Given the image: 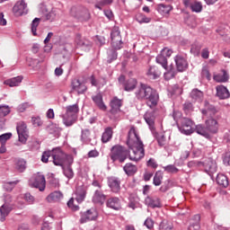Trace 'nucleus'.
I'll use <instances>...</instances> for the list:
<instances>
[{
  "label": "nucleus",
  "instance_id": "nucleus-27",
  "mask_svg": "<svg viewBox=\"0 0 230 230\" xmlns=\"http://www.w3.org/2000/svg\"><path fill=\"white\" fill-rule=\"evenodd\" d=\"M156 10L161 15H168L170 11L173 10V7L170 4H159L156 5Z\"/></svg>",
  "mask_w": 230,
  "mask_h": 230
},
{
  "label": "nucleus",
  "instance_id": "nucleus-64",
  "mask_svg": "<svg viewBox=\"0 0 230 230\" xmlns=\"http://www.w3.org/2000/svg\"><path fill=\"white\" fill-rule=\"evenodd\" d=\"M223 162H224V164H226V165H229V163H230V151L225 153L223 155Z\"/></svg>",
  "mask_w": 230,
  "mask_h": 230
},
{
  "label": "nucleus",
  "instance_id": "nucleus-33",
  "mask_svg": "<svg viewBox=\"0 0 230 230\" xmlns=\"http://www.w3.org/2000/svg\"><path fill=\"white\" fill-rule=\"evenodd\" d=\"M93 100L101 111H107V106L105 105V103H103V99L102 97V94H97L93 96Z\"/></svg>",
  "mask_w": 230,
  "mask_h": 230
},
{
  "label": "nucleus",
  "instance_id": "nucleus-28",
  "mask_svg": "<svg viewBox=\"0 0 230 230\" xmlns=\"http://www.w3.org/2000/svg\"><path fill=\"white\" fill-rule=\"evenodd\" d=\"M144 119L149 126L150 130H155V127L154 126L155 123V117H154V114H152L150 112H146L144 115Z\"/></svg>",
  "mask_w": 230,
  "mask_h": 230
},
{
  "label": "nucleus",
  "instance_id": "nucleus-54",
  "mask_svg": "<svg viewBox=\"0 0 230 230\" xmlns=\"http://www.w3.org/2000/svg\"><path fill=\"white\" fill-rule=\"evenodd\" d=\"M12 138V133H4L3 135H0V143L1 145H4L8 139Z\"/></svg>",
  "mask_w": 230,
  "mask_h": 230
},
{
  "label": "nucleus",
  "instance_id": "nucleus-56",
  "mask_svg": "<svg viewBox=\"0 0 230 230\" xmlns=\"http://www.w3.org/2000/svg\"><path fill=\"white\" fill-rule=\"evenodd\" d=\"M67 207L72 209V211H78V206L75 205V199L71 198L67 202Z\"/></svg>",
  "mask_w": 230,
  "mask_h": 230
},
{
  "label": "nucleus",
  "instance_id": "nucleus-57",
  "mask_svg": "<svg viewBox=\"0 0 230 230\" xmlns=\"http://www.w3.org/2000/svg\"><path fill=\"white\" fill-rule=\"evenodd\" d=\"M89 83L93 87H98L100 81H98V78H96V76L93 75L89 77Z\"/></svg>",
  "mask_w": 230,
  "mask_h": 230
},
{
  "label": "nucleus",
  "instance_id": "nucleus-62",
  "mask_svg": "<svg viewBox=\"0 0 230 230\" xmlns=\"http://www.w3.org/2000/svg\"><path fill=\"white\" fill-rule=\"evenodd\" d=\"M172 53H173V51L168 48H164L161 51V54H163L166 58L172 57Z\"/></svg>",
  "mask_w": 230,
  "mask_h": 230
},
{
  "label": "nucleus",
  "instance_id": "nucleus-1",
  "mask_svg": "<svg viewBox=\"0 0 230 230\" xmlns=\"http://www.w3.org/2000/svg\"><path fill=\"white\" fill-rule=\"evenodd\" d=\"M127 145L130 151H128L127 148L121 146H114L111 147V159L114 161H119L120 163H125L127 157H129L130 161H141L145 157V145L136 128L131 127L128 134Z\"/></svg>",
  "mask_w": 230,
  "mask_h": 230
},
{
  "label": "nucleus",
  "instance_id": "nucleus-40",
  "mask_svg": "<svg viewBox=\"0 0 230 230\" xmlns=\"http://www.w3.org/2000/svg\"><path fill=\"white\" fill-rule=\"evenodd\" d=\"M156 62L157 64H160V66H162L164 69H166V67H168V59L166 58V56H164L161 53L156 57Z\"/></svg>",
  "mask_w": 230,
  "mask_h": 230
},
{
  "label": "nucleus",
  "instance_id": "nucleus-41",
  "mask_svg": "<svg viewBox=\"0 0 230 230\" xmlns=\"http://www.w3.org/2000/svg\"><path fill=\"white\" fill-rule=\"evenodd\" d=\"M189 6L190 10L196 13H200V12H202V3L200 2H193L192 4H190Z\"/></svg>",
  "mask_w": 230,
  "mask_h": 230
},
{
  "label": "nucleus",
  "instance_id": "nucleus-46",
  "mask_svg": "<svg viewBox=\"0 0 230 230\" xmlns=\"http://www.w3.org/2000/svg\"><path fill=\"white\" fill-rule=\"evenodd\" d=\"M160 230H172L173 225L167 220H163L160 224Z\"/></svg>",
  "mask_w": 230,
  "mask_h": 230
},
{
  "label": "nucleus",
  "instance_id": "nucleus-42",
  "mask_svg": "<svg viewBox=\"0 0 230 230\" xmlns=\"http://www.w3.org/2000/svg\"><path fill=\"white\" fill-rule=\"evenodd\" d=\"M162 182H163V172L157 171L155 174L153 183L155 184V186H161Z\"/></svg>",
  "mask_w": 230,
  "mask_h": 230
},
{
  "label": "nucleus",
  "instance_id": "nucleus-61",
  "mask_svg": "<svg viewBox=\"0 0 230 230\" xmlns=\"http://www.w3.org/2000/svg\"><path fill=\"white\" fill-rule=\"evenodd\" d=\"M24 200H26L28 204H33V202H35V198L31 193H25Z\"/></svg>",
  "mask_w": 230,
  "mask_h": 230
},
{
  "label": "nucleus",
  "instance_id": "nucleus-63",
  "mask_svg": "<svg viewBox=\"0 0 230 230\" xmlns=\"http://www.w3.org/2000/svg\"><path fill=\"white\" fill-rule=\"evenodd\" d=\"M172 93L175 94L176 96L182 94V88L180 87L179 85L175 84L172 87Z\"/></svg>",
  "mask_w": 230,
  "mask_h": 230
},
{
  "label": "nucleus",
  "instance_id": "nucleus-49",
  "mask_svg": "<svg viewBox=\"0 0 230 230\" xmlns=\"http://www.w3.org/2000/svg\"><path fill=\"white\" fill-rule=\"evenodd\" d=\"M118 58V52H116L114 49H111L108 51V63L111 64L113 60H116Z\"/></svg>",
  "mask_w": 230,
  "mask_h": 230
},
{
  "label": "nucleus",
  "instance_id": "nucleus-11",
  "mask_svg": "<svg viewBox=\"0 0 230 230\" xmlns=\"http://www.w3.org/2000/svg\"><path fill=\"white\" fill-rule=\"evenodd\" d=\"M42 17L45 18V21H49V22H53L57 21L58 17V9L52 8L50 12L48 11L47 6L41 7Z\"/></svg>",
  "mask_w": 230,
  "mask_h": 230
},
{
  "label": "nucleus",
  "instance_id": "nucleus-2",
  "mask_svg": "<svg viewBox=\"0 0 230 230\" xmlns=\"http://www.w3.org/2000/svg\"><path fill=\"white\" fill-rule=\"evenodd\" d=\"M137 100H146V104L150 109L155 107L159 102V93L154 88L145 84H140V86L135 92Z\"/></svg>",
  "mask_w": 230,
  "mask_h": 230
},
{
  "label": "nucleus",
  "instance_id": "nucleus-23",
  "mask_svg": "<svg viewBox=\"0 0 230 230\" xmlns=\"http://www.w3.org/2000/svg\"><path fill=\"white\" fill-rule=\"evenodd\" d=\"M145 203L149 208H161V199H159V198H152L148 196L146 198Z\"/></svg>",
  "mask_w": 230,
  "mask_h": 230
},
{
  "label": "nucleus",
  "instance_id": "nucleus-26",
  "mask_svg": "<svg viewBox=\"0 0 230 230\" xmlns=\"http://www.w3.org/2000/svg\"><path fill=\"white\" fill-rule=\"evenodd\" d=\"M63 199H64V194H62L61 191H58V190L50 193L47 197V200L49 202H59V200H62Z\"/></svg>",
  "mask_w": 230,
  "mask_h": 230
},
{
  "label": "nucleus",
  "instance_id": "nucleus-43",
  "mask_svg": "<svg viewBox=\"0 0 230 230\" xmlns=\"http://www.w3.org/2000/svg\"><path fill=\"white\" fill-rule=\"evenodd\" d=\"M16 184H19V181H4L3 186L5 191H12Z\"/></svg>",
  "mask_w": 230,
  "mask_h": 230
},
{
  "label": "nucleus",
  "instance_id": "nucleus-15",
  "mask_svg": "<svg viewBox=\"0 0 230 230\" xmlns=\"http://www.w3.org/2000/svg\"><path fill=\"white\" fill-rule=\"evenodd\" d=\"M176 71L177 73H182L188 69V61L181 56H176L175 58Z\"/></svg>",
  "mask_w": 230,
  "mask_h": 230
},
{
  "label": "nucleus",
  "instance_id": "nucleus-22",
  "mask_svg": "<svg viewBox=\"0 0 230 230\" xmlns=\"http://www.w3.org/2000/svg\"><path fill=\"white\" fill-rule=\"evenodd\" d=\"M164 69L166 70V72L164 74V76L166 80H172V78H175V76L177 75V68H175L173 65L166 66V68Z\"/></svg>",
  "mask_w": 230,
  "mask_h": 230
},
{
  "label": "nucleus",
  "instance_id": "nucleus-12",
  "mask_svg": "<svg viewBox=\"0 0 230 230\" xmlns=\"http://www.w3.org/2000/svg\"><path fill=\"white\" fill-rule=\"evenodd\" d=\"M119 84H122L124 90L128 92L134 91V89H136L137 86V80L135 78H130L125 81V75H120L119 77Z\"/></svg>",
  "mask_w": 230,
  "mask_h": 230
},
{
  "label": "nucleus",
  "instance_id": "nucleus-10",
  "mask_svg": "<svg viewBox=\"0 0 230 230\" xmlns=\"http://www.w3.org/2000/svg\"><path fill=\"white\" fill-rule=\"evenodd\" d=\"M31 186L37 188L40 191H44V190H46V177L44 174H35L32 181H31Z\"/></svg>",
  "mask_w": 230,
  "mask_h": 230
},
{
  "label": "nucleus",
  "instance_id": "nucleus-45",
  "mask_svg": "<svg viewBox=\"0 0 230 230\" xmlns=\"http://www.w3.org/2000/svg\"><path fill=\"white\" fill-rule=\"evenodd\" d=\"M98 218V210L91 208L87 210V220H96Z\"/></svg>",
  "mask_w": 230,
  "mask_h": 230
},
{
  "label": "nucleus",
  "instance_id": "nucleus-13",
  "mask_svg": "<svg viewBox=\"0 0 230 230\" xmlns=\"http://www.w3.org/2000/svg\"><path fill=\"white\" fill-rule=\"evenodd\" d=\"M108 186L112 193H119L121 191V181H119V178L114 176L108 178Z\"/></svg>",
  "mask_w": 230,
  "mask_h": 230
},
{
  "label": "nucleus",
  "instance_id": "nucleus-47",
  "mask_svg": "<svg viewBox=\"0 0 230 230\" xmlns=\"http://www.w3.org/2000/svg\"><path fill=\"white\" fill-rule=\"evenodd\" d=\"M194 218L196 220V223L191 224L189 226V230H199V229H200V225L199 224V222L200 221V216L196 215V216H194Z\"/></svg>",
  "mask_w": 230,
  "mask_h": 230
},
{
  "label": "nucleus",
  "instance_id": "nucleus-38",
  "mask_svg": "<svg viewBox=\"0 0 230 230\" xmlns=\"http://www.w3.org/2000/svg\"><path fill=\"white\" fill-rule=\"evenodd\" d=\"M63 169L64 175L67 179H73L75 172H73V169L71 168V164H65L61 166Z\"/></svg>",
  "mask_w": 230,
  "mask_h": 230
},
{
  "label": "nucleus",
  "instance_id": "nucleus-60",
  "mask_svg": "<svg viewBox=\"0 0 230 230\" xmlns=\"http://www.w3.org/2000/svg\"><path fill=\"white\" fill-rule=\"evenodd\" d=\"M31 121L34 127H42V119L40 117H32Z\"/></svg>",
  "mask_w": 230,
  "mask_h": 230
},
{
  "label": "nucleus",
  "instance_id": "nucleus-29",
  "mask_svg": "<svg viewBox=\"0 0 230 230\" xmlns=\"http://www.w3.org/2000/svg\"><path fill=\"white\" fill-rule=\"evenodd\" d=\"M111 109V114H116V112H118L119 111V109L121 108V100L118 99L117 97H115L110 103Z\"/></svg>",
  "mask_w": 230,
  "mask_h": 230
},
{
  "label": "nucleus",
  "instance_id": "nucleus-16",
  "mask_svg": "<svg viewBox=\"0 0 230 230\" xmlns=\"http://www.w3.org/2000/svg\"><path fill=\"white\" fill-rule=\"evenodd\" d=\"M205 172H207V173H215V172H217V162L214 161L211 158H208L207 160H205L202 163Z\"/></svg>",
  "mask_w": 230,
  "mask_h": 230
},
{
  "label": "nucleus",
  "instance_id": "nucleus-19",
  "mask_svg": "<svg viewBox=\"0 0 230 230\" xmlns=\"http://www.w3.org/2000/svg\"><path fill=\"white\" fill-rule=\"evenodd\" d=\"M107 199V196L103 194L101 190H96L94 191L93 197V204H100L102 206V204H105V200Z\"/></svg>",
  "mask_w": 230,
  "mask_h": 230
},
{
  "label": "nucleus",
  "instance_id": "nucleus-18",
  "mask_svg": "<svg viewBox=\"0 0 230 230\" xmlns=\"http://www.w3.org/2000/svg\"><path fill=\"white\" fill-rule=\"evenodd\" d=\"M216 90H217L216 96H217L219 100H227V98L230 97V93L227 87L224 85H217L216 87Z\"/></svg>",
  "mask_w": 230,
  "mask_h": 230
},
{
  "label": "nucleus",
  "instance_id": "nucleus-25",
  "mask_svg": "<svg viewBox=\"0 0 230 230\" xmlns=\"http://www.w3.org/2000/svg\"><path fill=\"white\" fill-rule=\"evenodd\" d=\"M146 75L151 80H155L161 76V70L157 66H150Z\"/></svg>",
  "mask_w": 230,
  "mask_h": 230
},
{
  "label": "nucleus",
  "instance_id": "nucleus-53",
  "mask_svg": "<svg viewBox=\"0 0 230 230\" xmlns=\"http://www.w3.org/2000/svg\"><path fill=\"white\" fill-rule=\"evenodd\" d=\"M137 21L140 24H143V22H150L152 21L150 18L146 17L145 14H138L137 16Z\"/></svg>",
  "mask_w": 230,
  "mask_h": 230
},
{
  "label": "nucleus",
  "instance_id": "nucleus-5",
  "mask_svg": "<svg viewBox=\"0 0 230 230\" xmlns=\"http://www.w3.org/2000/svg\"><path fill=\"white\" fill-rule=\"evenodd\" d=\"M78 104L66 106V111L62 115L63 123L66 127H72V125H75L78 118Z\"/></svg>",
  "mask_w": 230,
  "mask_h": 230
},
{
  "label": "nucleus",
  "instance_id": "nucleus-32",
  "mask_svg": "<svg viewBox=\"0 0 230 230\" xmlns=\"http://www.w3.org/2000/svg\"><path fill=\"white\" fill-rule=\"evenodd\" d=\"M190 98L194 100V102H202L204 99V93L199 89H193L190 93Z\"/></svg>",
  "mask_w": 230,
  "mask_h": 230
},
{
  "label": "nucleus",
  "instance_id": "nucleus-6",
  "mask_svg": "<svg viewBox=\"0 0 230 230\" xmlns=\"http://www.w3.org/2000/svg\"><path fill=\"white\" fill-rule=\"evenodd\" d=\"M178 128L181 134L190 136L193 134V120L188 118H181L178 123Z\"/></svg>",
  "mask_w": 230,
  "mask_h": 230
},
{
  "label": "nucleus",
  "instance_id": "nucleus-55",
  "mask_svg": "<svg viewBox=\"0 0 230 230\" xmlns=\"http://www.w3.org/2000/svg\"><path fill=\"white\" fill-rule=\"evenodd\" d=\"M159 146H164L166 145V137L164 134H160L156 137Z\"/></svg>",
  "mask_w": 230,
  "mask_h": 230
},
{
  "label": "nucleus",
  "instance_id": "nucleus-44",
  "mask_svg": "<svg viewBox=\"0 0 230 230\" xmlns=\"http://www.w3.org/2000/svg\"><path fill=\"white\" fill-rule=\"evenodd\" d=\"M40 24V18H35L31 22V33L34 37H37V28Z\"/></svg>",
  "mask_w": 230,
  "mask_h": 230
},
{
  "label": "nucleus",
  "instance_id": "nucleus-14",
  "mask_svg": "<svg viewBox=\"0 0 230 230\" xmlns=\"http://www.w3.org/2000/svg\"><path fill=\"white\" fill-rule=\"evenodd\" d=\"M73 91H75L78 94H84L87 91V86L84 82H81L78 79L72 80L71 84Z\"/></svg>",
  "mask_w": 230,
  "mask_h": 230
},
{
  "label": "nucleus",
  "instance_id": "nucleus-50",
  "mask_svg": "<svg viewBox=\"0 0 230 230\" xmlns=\"http://www.w3.org/2000/svg\"><path fill=\"white\" fill-rule=\"evenodd\" d=\"M49 157L53 158V149L51 151L43 152V154L41 155L42 163H48V161L49 160Z\"/></svg>",
  "mask_w": 230,
  "mask_h": 230
},
{
  "label": "nucleus",
  "instance_id": "nucleus-48",
  "mask_svg": "<svg viewBox=\"0 0 230 230\" xmlns=\"http://www.w3.org/2000/svg\"><path fill=\"white\" fill-rule=\"evenodd\" d=\"M10 114V107L6 105H0V117L4 118Z\"/></svg>",
  "mask_w": 230,
  "mask_h": 230
},
{
  "label": "nucleus",
  "instance_id": "nucleus-59",
  "mask_svg": "<svg viewBox=\"0 0 230 230\" xmlns=\"http://www.w3.org/2000/svg\"><path fill=\"white\" fill-rule=\"evenodd\" d=\"M181 116H182V113L181 111H173L172 118L174 121H176L177 125L181 123V119H182Z\"/></svg>",
  "mask_w": 230,
  "mask_h": 230
},
{
  "label": "nucleus",
  "instance_id": "nucleus-7",
  "mask_svg": "<svg viewBox=\"0 0 230 230\" xmlns=\"http://www.w3.org/2000/svg\"><path fill=\"white\" fill-rule=\"evenodd\" d=\"M111 46L115 49H121L123 46V41L121 40V32L119 31V27H114L111 33Z\"/></svg>",
  "mask_w": 230,
  "mask_h": 230
},
{
  "label": "nucleus",
  "instance_id": "nucleus-9",
  "mask_svg": "<svg viewBox=\"0 0 230 230\" xmlns=\"http://www.w3.org/2000/svg\"><path fill=\"white\" fill-rule=\"evenodd\" d=\"M16 130L20 143H22V145H26V141H28V137H30V136L28 135V126H26V123H18L16 126Z\"/></svg>",
  "mask_w": 230,
  "mask_h": 230
},
{
  "label": "nucleus",
  "instance_id": "nucleus-3",
  "mask_svg": "<svg viewBox=\"0 0 230 230\" xmlns=\"http://www.w3.org/2000/svg\"><path fill=\"white\" fill-rule=\"evenodd\" d=\"M52 161L56 166H66L72 164L75 161L73 155H66L60 147L52 149Z\"/></svg>",
  "mask_w": 230,
  "mask_h": 230
},
{
  "label": "nucleus",
  "instance_id": "nucleus-31",
  "mask_svg": "<svg viewBox=\"0 0 230 230\" xmlns=\"http://www.w3.org/2000/svg\"><path fill=\"white\" fill-rule=\"evenodd\" d=\"M216 181L219 186H222V188H227V186H229V180L227 179V176L223 173H218Z\"/></svg>",
  "mask_w": 230,
  "mask_h": 230
},
{
  "label": "nucleus",
  "instance_id": "nucleus-20",
  "mask_svg": "<svg viewBox=\"0 0 230 230\" xmlns=\"http://www.w3.org/2000/svg\"><path fill=\"white\" fill-rule=\"evenodd\" d=\"M107 208H111V209H115L116 211L121 209V202L119 201V198H110L106 202Z\"/></svg>",
  "mask_w": 230,
  "mask_h": 230
},
{
  "label": "nucleus",
  "instance_id": "nucleus-21",
  "mask_svg": "<svg viewBox=\"0 0 230 230\" xmlns=\"http://www.w3.org/2000/svg\"><path fill=\"white\" fill-rule=\"evenodd\" d=\"M85 12H87V10L84 6L73 7L71 9V16L80 20L85 15Z\"/></svg>",
  "mask_w": 230,
  "mask_h": 230
},
{
  "label": "nucleus",
  "instance_id": "nucleus-8",
  "mask_svg": "<svg viewBox=\"0 0 230 230\" xmlns=\"http://www.w3.org/2000/svg\"><path fill=\"white\" fill-rule=\"evenodd\" d=\"M13 13L15 17H22L28 14V4L24 0H19L13 7Z\"/></svg>",
  "mask_w": 230,
  "mask_h": 230
},
{
  "label": "nucleus",
  "instance_id": "nucleus-52",
  "mask_svg": "<svg viewBox=\"0 0 230 230\" xmlns=\"http://www.w3.org/2000/svg\"><path fill=\"white\" fill-rule=\"evenodd\" d=\"M200 49H202V46L194 44L190 49V52L192 53V55L198 57V55H200Z\"/></svg>",
  "mask_w": 230,
  "mask_h": 230
},
{
  "label": "nucleus",
  "instance_id": "nucleus-58",
  "mask_svg": "<svg viewBox=\"0 0 230 230\" xmlns=\"http://www.w3.org/2000/svg\"><path fill=\"white\" fill-rule=\"evenodd\" d=\"M183 111L186 114L191 112V111H193V104L190 102H185L183 104Z\"/></svg>",
  "mask_w": 230,
  "mask_h": 230
},
{
  "label": "nucleus",
  "instance_id": "nucleus-4",
  "mask_svg": "<svg viewBox=\"0 0 230 230\" xmlns=\"http://www.w3.org/2000/svg\"><path fill=\"white\" fill-rule=\"evenodd\" d=\"M202 114L204 116H210V118L205 121V125L208 133L217 134V132H218V121L213 119V116L217 114V109H215L213 106H210L206 110H202Z\"/></svg>",
  "mask_w": 230,
  "mask_h": 230
},
{
  "label": "nucleus",
  "instance_id": "nucleus-51",
  "mask_svg": "<svg viewBox=\"0 0 230 230\" xmlns=\"http://www.w3.org/2000/svg\"><path fill=\"white\" fill-rule=\"evenodd\" d=\"M164 172H167V173H178L179 169L175 167L173 164L167 165L164 167Z\"/></svg>",
  "mask_w": 230,
  "mask_h": 230
},
{
  "label": "nucleus",
  "instance_id": "nucleus-17",
  "mask_svg": "<svg viewBox=\"0 0 230 230\" xmlns=\"http://www.w3.org/2000/svg\"><path fill=\"white\" fill-rule=\"evenodd\" d=\"M85 195H87V188L84 185L78 186L75 190V200L78 204L85 200Z\"/></svg>",
  "mask_w": 230,
  "mask_h": 230
},
{
  "label": "nucleus",
  "instance_id": "nucleus-39",
  "mask_svg": "<svg viewBox=\"0 0 230 230\" xmlns=\"http://www.w3.org/2000/svg\"><path fill=\"white\" fill-rule=\"evenodd\" d=\"M15 168L20 173H22L26 170V162L24 159L20 158L16 161Z\"/></svg>",
  "mask_w": 230,
  "mask_h": 230
},
{
  "label": "nucleus",
  "instance_id": "nucleus-24",
  "mask_svg": "<svg viewBox=\"0 0 230 230\" xmlns=\"http://www.w3.org/2000/svg\"><path fill=\"white\" fill-rule=\"evenodd\" d=\"M12 211V208L9 205L4 204L0 207V221L4 222L10 212Z\"/></svg>",
  "mask_w": 230,
  "mask_h": 230
},
{
  "label": "nucleus",
  "instance_id": "nucleus-30",
  "mask_svg": "<svg viewBox=\"0 0 230 230\" xmlns=\"http://www.w3.org/2000/svg\"><path fill=\"white\" fill-rule=\"evenodd\" d=\"M123 170L127 175L132 176L137 172V166L131 163H128L123 167Z\"/></svg>",
  "mask_w": 230,
  "mask_h": 230
},
{
  "label": "nucleus",
  "instance_id": "nucleus-36",
  "mask_svg": "<svg viewBox=\"0 0 230 230\" xmlns=\"http://www.w3.org/2000/svg\"><path fill=\"white\" fill-rule=\"evenodd\" d=\"M21 82H22V77L16 76V77H13V78L4 81V84H5V85H9V87H17V85H19V84H21Z\"/></svg>",
  "mask_w": 230,
  "mask_h": 230
},
{
  "label": "nucleus",
  "instance_id": "nucleus-34",
  "mask_svg": "<svg viewBox=\"0 0 230 230\" xmlns=\"http://www.w3.org/2000/svg\"><path fill=\"white\" fill-rule=\"evenodd\" d=\"M195 131L197 134H199V136H203V137H206L207 139H209L211 137V135H209V131L208 130L207 127H204L202 125L196 126Z\"/></svg>",
  "mask_w": 230,
  "mask_h": 230
},
{
  "label": "nucleus",
  "instance_id": "nucleus-35",
  "mask_svg": "<svg viewBox=\"0 0 230 230\" xmlns=\"http://www.w3.org/2000/svg\"><path fill=\"white\" fill-rule=\"evenodd\" d=\"M112 134H113L112 128L111 127L106 128L102 136V143H109V141L112 139Z\"/></svg>",
  "mask_w": 230,
  "mask_h": 230
},
{
  "label": "nucleus",
  "instance_id": "nucleus-37",
  "mask_svg": "<svg viewBox=\"0 0 230 230\" xmlns=\"http://www.w3.org/2000/svg\"><path fill=\"white\" fill-rule=\"evenodd\" d=\"M222 73L223 74L214 75L215 82L226 83L227 82V80H229V75H227V72L226 70H223Z\"/></svg>",
  "mask_w": 230,
  "mask_h": 230
}]
</instances>
